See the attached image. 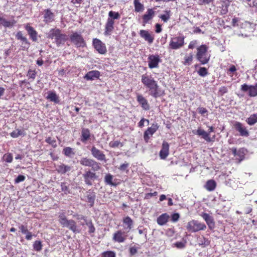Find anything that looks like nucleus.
<instances>
[{"mask_svg":"<svg viewBox=\"0 0 257 257\" xmlns=\"http://www.w3.org/2000/svg\"><path fill=\"white\" fill-rule=\"evenodd\" d=\"M141 81L142 83L148 88L151 92V95L155 98L158 97V85L156 81L151 75H148L146 74H143L141 76Z\"/></svg>","mask_w":257,"mask_h":257,"instance_id":"1","label":"nucleus"},{"mask_svg":"<svg viewBox=\"0 0 257 257\" xmlns=\"http://www.w3.org/2000/svg\"><path fill=\"white\" fill-rule=\"evenodd\" d=\"M47 38L55 39V43L58 47L64 44L68 39L67 36L61 33V30L58 28L51 29L48 34Z\"/></svg>","mask_w":257,"mask_h":257,"instance_id":"2","label":"nucleus"},{"mask_svg":"<svg viewBox=\"0 0 257 257\" xmlns=\"http://www.w3.org/2000/svg\"><path fill=\"white\" fill-rule=\"evenodd\" d=\"M208 47L206 45H201L197 48L196 58L202 65L208 63L210 55L207 53Z\"/></svg>","mask_w":257,"mask_h":257,"instance_id":"3","label":"nucleus"},{"mask_svg":"<svg viewBox=\"0 0 257 257\" xmlns=\"http://www.w3.org/2000/svg\"><path fill=\"white\" fill-rule=\"evenodd\" d=\"M186 228L189 232H196L205 230L206 228V226L204 223L193 219L188 222Z\"/></svg>","mask_w":257,"mask_h":257,"instance_id":"4","label":"nucleus"},{"mask_svg":"<svg viewBox=\"0 0 257 257\" xmlns=\"http://www.w3.org/2000/svg\"><path fill=\"white\" fill-rule=\"evenodd\" d=\"M208 132H205L204 130L201 128V127H199L196 131H193L192 132L194 134L197 135L204 139L207 142H211L213 141V139L215 138V136L212 138L209 137V134L211 132L214 131V127L212 126H209Z\"/></svg>","mask_w":257,"mask_h":257,"instance_id":"5","label":"nucleus"},{"mask_svg":"<svg viewBox=\"0 0 257 257\" xmlns=\"http://www.w3.org/2000/svg\"><path fill=\"white\" fill-rule=\"evenodd\" d=\"M184 36H180L171 38L169 43L170 48L173 50L181 48L184 45Z\"/></svg>","mask_w":257,"mask_h":257,"instance_id":"6","label":"nucleus"},{"mask_svg":"<svg viewBox=\"0 0 257 257\" xmlns=\"http://www.w3.org/2000/svg\"><path fill=\"white\" fill-rule=\"evenodd\" d=\"M217 13L220 16L226 15L228 12L230 2L228 1H220L217 2Z\"/></svg>","mask_w":257,"mask_h":257,"instance_id":"7","label":"nucleus"},{"mask_svg":"<svg viewBox=\"0 0 257 257\" xmlns=\"http://www.w3.org/2000/svg\"><path fill=\"white\" fill-rule=\"evenodd\" d=\"M71 41L75 44L77 47H83L85 43L82 36L77 32L73 33L70 36Z\"/></svg>","mask_w":257,"mask_h":257,"instance_id":"8","label":"nucleus"},{"mask_svg":"<svg viewBox=\"0 0 257 257\" xmlns=\"http://www.w3.org/2000/svg\"><path fill=\"white\" fill-rule=\"evenodd\" d=\"M240 90L243 92L248 91V95L250 97L257 96V83L254 85H248L244 83L241 85Z\"/></svg>","mask_w":257,"mask_h":257,"instance_id":"9","label":"nucleus"},{"mask_svg":"<svg viewBox=\"0 0 257 257\" xmlns=\"http://www.w3.org/2000/svg\"><path fill=\"white\" fill-rule=\"evenodd\" d=\"M159 125L157 123H153L151 126L148 127L144 133V139L146 143H148L150 137L152 136L158 130Z\"/></svg>","mask_w":257,"mask_h":257,"instance_id":"10","label":"nucleus"},{"mask_svg":"<svg viewBox=\"0 0 257 257\" xmlns=\"http://www.w3.org/2000/svg\"><path fill=\"white\" fill-rule=\"evenodd\" d=\"M127 231L125 232L121 230H118L113 233L112 240L115 242L122 243L125 241L127 237Z\"/></svg>","mask_w":257,"mask_h":257,"instance_id":"11","label":"nucleus"},{"mask_svg":"<svg viewBox=\"0 0 257 257\" xmlns=\"http://www.w3.org/2000/svg\"><path fill=\"white\" fill-rule=\"evenodd\" d=\"M148 66L151 69L157 68L161 62L160 57L158 55H151L148 57Z\"/></svg>","mask_w":257,"mask_h":257,"instance_id":"12","label":"nucleus"},{"mask_svg":"<svg viewBox=\"0 0 257 257\" xmlns=\"http://www.w3.org/2000/svg\"><path fill=\"white\" fill-rule=\"evenodd\" d=\"M24 28L27 31L30 38L33 42H36L38 40V33L36 30L32 27L29 23L24 25Z\"/></svg>","mask_w":257,"mask_h":257,"instance_id":"13","label":"nucleus"},{"mask_svg":"<svg viewBox=\"0 0 257 257\" xmlns=\"http://www.w3.org/2000/svg\"><path fill=\"white\" fill-rule=\"evenodd\" d=\"M235 130L239 133V135L242 137H248L249 132L246 128L240 122L236 121L233 124Z\"/></svg>","mask_w":257,"mask_h":257,"instance_id":"14","label":"nucleus"},{"mask_svg":"<svg viewBox=\"0 0 257 257\" xmlns=\"http://www.w3.org/2000/svg\"><path fill=\"white\" fill-rule=\"evenodd\" d=\"M16 38L18 40L21 41L22 42V47L23 50L28 48L30 45V43L29 42L28 39L23 35L22 31H19L16 34Z\"/></svg>","mask_w":257,"mask_h":257,"instance_id":"15","label":"nucleus"},{"mask_svg":"<svg viewBox=\"0 0 257 257\" xmlns=\"http://www.w3.org/2000/svg\"><path fill=\"white\" fill-rule=\"evenodd\" d=\"M155 15V12L153 9H147L146 13L142 16L143 23L144 26L151 21Z\"/></svg>","mask_w":257,"mask_h":257,"instance_id":"16","label":"nucleus"},{"mask_svg":"<svg viewBox=\"0 0 257 257\" xmlns=\"http://www.w3.org/2000/svg\"><path fill=\"white\" fill-rule=\"evenodd\" d=\"M169 154V145L166 141H163L161 150L159 153V156L161 159L165 160Z\"/></svg>","mask_w":257,"mask_h":257,"instance_id":"17","label":"nucleus"},{"mask_svg":"<svg viewBox=\"0 0 257 257\" xmlns=\"http://www.w3.org/2000/svg\"><path fill=\"white\" fill-rule=\"evenodd\" d=\"M201 216L205 221V222H206L208 226V227L210 229H212L214 227L215 222L212 216L210 215L209 214L205 212H202L201 214Z\"/></svg>","mask_w":257,"mask_h":257,"instance_id":"18","label":"nucleus"},{"mask_svg":"<svg viewBox=\"0 0 257 257\" xmlns=\"http://www.w3.org/2000/svg\"><path fill=\"white\" fill-rule=\"evenodd\" d=\"M140 35L150 44H152L154 40V36L151 35L147 30H140Z\"/></svg>","mask_w":257,"mask_h":257,"instance_id":"19","label":"nucleus"},{"mask_svg":"<svg viewBox=\"0 0 257 257\" xmlns=\"http://www.w3.org/2000/svg\"><path fill=\"white\" fill-rule=\"evenodd\" d=\"M44 12V21L45 23L48 24L54 21L55 15L50 9H46Z\"/></svg>","mask_w":257,"mask_h":257,"instance_id":"20","label":"nucleus"},{"mask_svg":"<svg viewBox=\"0 0 257 257\" xmlns=\"http://www.w3.org/2000/svg\"><path fill=\"white\" fill-rule=\"evenodd\" d=\"M114 21L111 19H107L105 25L104 34L105 36L110 35L114 30Z\"/></svg>","mask_w":257,"mask_h":257,"instance_id":"21","label":"nucleus"},{"mask_svg":"<svg viewBox=\"0 0 257 257\" xmlns=\"http://www.w3.org/2000/svg\"><path fill=\"white\" fill-rule=\"evenodd\" d=\"M137 101L141 105L143 109L148 110L150 109V105L148 100L142 95L138 94L137 97Z\"/></svg>","mask_w":257,"mask_h":257,"instance_id":"22","label":"nucleus"},{"mask_svg":"<svg viewBox=\"0 0 257 257\" xmlns=\"http://www.w3.org/2000/svg\"><path fill=\"white\" fill-rule=\"evenodd\" d=\"M63 227H66L71 230L73 233H79V230L77 228L76 222L73 219H69Z\"/></svg>","mask_w":257,"mask_h":257,"instance_id":"23","label":"nucleus"},{"mask_svg":"<svg viewBox=\"0 0 257 257\" xmlns=\"http://www.w3.org/2000/svg\"><path fill=\"white\" fill-rule=\"evenodd\" d=\"M19 228L23 234H26L25 238L27 240H30L32 239L33 235L31 232L28 230L27 226L22 224L19 226Z\"/></svg>","mask_w":257,"mask_h":257,"instance_id":"24","label":"nucleus"},{"mask_svg":"<svg viewBox=\"0 0 257 257\" xmlns=\"http://www.w3.org/2000/svg\"><path fill=\"white\" fill-rule=\"evenodd\" d=\"M16 23V21L14 20L8 21L3 17H0V25H2L5 28L12 27Z\"/></svg>","mask_w":257,"mask_h":257,"instance_id":"25","label":"nucleus"},{"mask_svg":"<svg viewBox=\"0 0 257 257\" xmlns=\"http://www.w3.org/2000/svg\"><path fill=\"white\" fill-rule=\"evenodd\" d=\"M122 222L126 226L125 229L127 232H128L133 228L134 222L132 218L129 216L124 217L123 218Z\"/></svg>","mask_w":257,"mask_h":257,"instance_id":"26","label":"nucleus"},{"mask_svg":"<svg viewBox=\"0 0 257 257\" xmlns=\"http://www.w3.org/2000/svg\"><path fill=\"white\" fill-rule=\"evenodd\" d=\"M46 99L56 103H58L60 101L59 96L55 91H49L48 92V95L46 96Z\"/></svg>","mask_w":257,"mask_h":257,"instance_id":"27","label":"nucleus"},{"mask_svg":"<svg viewBox=\"0 0 257 257\" xmlns=\"http://www.w3.org/2000/svg\"><path fill=\"white\" fill-rule=\"evenodd\" d=\"M169 218V215L167 213H163L157 218V223L160 225H164L168 221Z\"/></svg>","mask_w":257,"mask_h":257,"instance_id":"28","label":"nucleus"},{"mask_svg":"<svg viewBox=\"0 0 257 257\" xmlns=\"http://www.w3.org/2000/svg\"><path fill=\"white\" fill-rule=\"evenodd\" d=\"M217 186L216 182L213 180L210 179L206 182L204 185V188L208 191H212L215 190Z\"/></svg>","mask_w":257,"mask_h":257,"instance_id":"29","label":"nucleus"},{"mask_svg":"<svg viewBox=\"0 0 257 257\" xmlns=\"http://www.w3.org/2000/svg\"><path fill=\"white\" fill-rule=\"evenodd\" d=\"M83 176L86 183L89 185H91L92 181H94L95 178V173L88 171Z\"/></svg>","mask_w":257,"mask_h":257,"instance_id":"30","label":"nucleus"},{"mask_svg":"<svg viewBox=\"0 0 257 257\" xmlns=\"http://www.w3.org/2000/svg\"><path fill=\"white\" fill-rule=\"evenodd\" d=\"M71 169V167L66 165L64 164H62L57 166L56 168L57 172L61 174H64L70 171Z\"/></svg>","mask_w":257,"mask_h":257,"instance_id":"31","label":"nucleus"},{"mask_svg":"<svg viewBox=\"0 0 257 257\" xmlns=\"http://www.w3.org/2000/svg\"><path fill=\"white\" fill-rule=\"evenodd\" d=\"M78 219L84 220V222L82 223V225L85 224L88 226L89 227V232L92 233L95 231V227L93 225L92 222L88 221L85 217L81 216L80 217L78 218Z\"/></svg>","mask_w":257,"mask_h":257,"instance_id":"32","label":"nucleus"},{"mask_svg":"<svg viewBox=\"0 0 257 257\" xmlns=\"http://www.w3.org/2000/svg\"><path fill=\"white\" fill-rule=\"evenodd\" d=\"M80 163L83 166L92 167L95 165V162L94 160L87 158H82L80 161Z\"/></svg>","mask_w":257,"mask_h":257,"instance_id":"33","label":"nucleus"},{"mask_svg":"<svg viewBox=\"0 0 257 257\" xmlns=\"http://www.w3.org/2000/svg\"><path fill=\"white\" fill-rule=\"evenodd\" d=\"M134 5L135 12L136 13H142L145 10L144 5L140 2V0H134Z\"/></svg>","mask_w":257,"mask_h":257,"instance_id":"34","label":"nucleus"},{"mask_svg":"<svg viewBox=\"0 0 257 257\" xmlns=\"http://www.w3.org/2000/svg\"><path fill=\"white\" fill-rule=\"evenodd\" d=\"M104 181L106 184L111 185V186H116L118 185V183H116L115 182L116 179L113 181V176L112 175L110 174H106L104 178Z\"/></svg>","mask_w":257,"mask_h":257,"instance_id":"35","label":"nucleus"},{"mask_svg":"<svg viewBox=\"0 0 257 257\" xmlns=\"http://www.w3.org/2000/svg\"><path fill=\"white\" fill-rule=\"evenodd\" d=\"M97 52L101 54H105L107 52L105 44L99 39H97Z\"/></svg>","mask_w":257,"mask_h":257,"instance_id":"36","label":"nucleus"},{"mask_svg":"<svg viewBox=\"0 0 257 257\" xmlns=\"http://www.w3.org/2000/svg\"><path fill=\"white\" fill-rule=\"evenodd\" d=\"M69 219L67 218L65 212L59 213L58 221L61 225L63 227Z\"/></svg>","mask_w":257,"mask_h":257,"instance_id":"37","label":"nucleus"},{"mask_svg":"<svg viewBox=\"0 0 257 257\" xmlns=\"http://www.w3.org/2000/svg\"><path fill=\"white\" fill-rule=\"evenodd\" d=\"M90 135L88 129L83 128L81 131V141L84 142L88 140L89 139Z\"/></svg>","mask_w":257,"mask_h":257,"instance_id":"38","label":"nucleus"},{"mask_svg":"<svg viewBox=\"0 0 257 257\" xmlns=\"http://www.w3.org/2000/svg\"><path fill=\"white\" fill-rule=\"evenodd\" d=\"M245 153L244 150L243 148H240L238 150V152L235 157L236 160H237L238 162H240L244 159Z\"/></svg>","mask_w":257,"mask_h":257,"instance_id":"39","label":"nucleus"},{"mask_svg":"<svg viewBox=\"0 0 257 257\" xmlns=\"http://www.w3.org/2000/svg\"><path fill=\"white\" fill-rule=\"evenodd\" d=\"M120 18V15L118 12L110 11L108 13V18L107 19H111L112 21L114 20H118Z\"/></svg>","mask_w":257,"mask_h":257,"instance_id":"40","label":"nucleus"},{"mask_svg":"<svg viewBox=\"0 0 257 257\" xmlns=\"http://www.w3.org/2000/svg\"><path fill=\"white\" fill-rule=\"evenodd\" d=\"M246 122L248 124L252 125L257 122V113L251 114L248 118L246 120Z\"/></svg>","mask_w":257,"mask_h":257,"instance_id":"41","label":"nucleus"},{"mask_svg":"<svg viewBox=\"0 0 257 257\" xmlns=\"http://www.w3.org/2000/svg\"><path fill=\"white\" fill-rule=\"evenodd\" d=\"M63 154L66 157H71L75 154L72 148L70 147H65L63 150Z\"/></svg>","mask_w":257,"mask_h":257,"instance_id":"42","label":"nucleus"},{"mask_svg":"<svg viewBox=\"0 0 257 257\" xmlns=\"http://www.w3.org/2000/svg\"><path fill=\"white\" fill-rule=\"evenodd\" d=\"M45 142L54 148H55L57 146L56 140L54 138H52L51 137H47L45 139Z\"/></svg>","mask_w":257,"mask_h":257,"instance_id":"43","label":"nucleus"},{"mask_svg":"<svg viewBox=\"0 0 257 257\" xmlns=\"http://www.w3.org/2000/svg\"><path fill=\"white\" fill-rule=\"evenodd\" d=\"M84 78L87 80H94L96 78V71H89L85 75Z\"/></svg>","mask_w":257,"mask_h":257,"instance_id":"44","label":"nucleus"},{"mask_svg":"<svg viewBox=\"0 0 257 257\" xmlns=\"http://www.w3.org/2000/svg\"><path fill=\"white\" fill-rule=\"evenodd\" d=\"M24 134V131L16 129L10 133V136L13 138H16Z\"/></svg>","mask_w":257,"mask_h":257,"instance_id":"45","label":"nucleus"},{"mask_svg":"<svg viewBox=\"0 0 257 257\" xmlns=\"http://www.w3.org/2000/svg\"><path fill=\"white\" fill-rule=\"evenodd\" d=\"M37 75V72L35 69L32 70L30 69L27 73V76L29 79H32L33 81L35 79Z\"/></svg>","mask_w":257,"mask_h":257,"instance_id":"46","label":"nucleus"},{"mask_svg":"<svg viewBox=\"0 0 257 257\" xmlns=\"http://www.w3.org/2000/svg\"><path fill=\"white\" fill-rule=\"evenodd\" d=\"M42 242L40 240H36L33 243V248L37 251H40L42 249Z\"/></svg>","mask_w":257,"mask_h":257,"instance_id":"47","label":"nucleus"},{"mask_svg":"<svg viewBox=\"0 0 257 257\" xmlns=\"http://www.w3.org/2000/svg\"><path fill=\"white\" fill-rule=\"evenodd\" d=\"M165 14L161 15L159 18L164 22H167L170 18V11H165Z\"/></svg>","mask_w":257,"mask_h":257,"instance_id":"48","label":"nucleus"},{"mask_svg":"<svg viewBox=\"0 0 257 257\" xmlns=\"http://www.w3.org/2000/svg\"><path fill=\"white\" fill-rule=\"evenodd\" d=\"M3 160L7 163H12L13 160V157L11 153H6L3 157Z\"/></svg>","mask_w":257,"mask_h":257,"instance_id":"49","label":"nucleus"},{"mask_svg":"<svg viewBox=\"0 0 257 257\" xmlns=\"http://www.w3.org/2000/svg\"><path fill=\"white\" fill-rule=\"evenodd\" d=\"M109 146L111 148H115L119 147H122L123 146V143L118 141H112L109 143Z\"/></svg>","mask_w":257,"mask_h":257,"instance_id":"50","label":"nucleus"},{"mask_svg":"<svg viewBox=\"0 0 257 257\" xmlns=\"http://www.w3.org/2000/svg\"><path fill=\"white\" fill-rule=\"evenodd\" d=\"M192 60L193 55L191 53L188 56H186L184 57L183 64L185 65H189L191 64Z\"/></svg>","mask_w":257,"mask_h":257,"instance_id":"51","label":"nucleus"},{"mask_svg":"<svg viewBox=\"0 0 257 257\" xmlns=\"http://www.w3.org/2000/svg\"><path fill=\"white\" fill-rule=\"evenodd\" d=\"M61 190L66 194L70 193L69 186L67 185L65 182H62L61 183Z\"/></svg>","mask_w":257,"mask_h":257,"instance_id":"52","label":"nucleus"},{"mask_svg":"<svg viewBox=\"0 0 257 257\" xmlns=\"http://www.w3.org/2000/svg\"><path fill=\"white\" fill-rule=\"evenodd\" d=\"M197 73L200 76L204 77L208 74V71L205 67H200Z\"/></svg>","mask_w":257,"mask_h":257,"instance_id":"53","label":"nucleus"},{"mask_svg":"<svg viewBox=\"0 0 257 257\" xmlns=\"http://www.w3.org/2000/svg\"><path fill=\"white\" fill-rule=\"evenodd\" d=\"M101 257H116L115 253L112 251H106L103 252L101 255Z\"/></svg>","mask_w":257,"mask_h":257,"instance_id":"54","label":"nucleus"},{"mask_svg":"<svg viewBox=\"0 0 257 257\" xmlns=\"http://www.w3.org/2000/svg\"><path fill=\"white\" fill-rule=\"evenodd\" d=\"M186 243V241L184 240V241H177L174 243V245L178 248H183L185 247Z\"/></svg>","mask_w":257,"mask_h":257,"instance_id":"55","label":"nucleus"},{"mask_svg":"<svg viewBox=\"0 0 257 257\" xmlns=\"http://www.w3.org/2000/svg\"><path fill=\"white\" fill-rule=\"evenodd\" d=\"M228 92V89L226 86H221L218 90V94L220 96L223 95Z\"/></svg>","mask_w":257,"mask_h":257,"instance_id":"56","label":"nucleus"},{"mask_svg":"<svg viewBox=\"0 0 257 257\" xmlns=\"http://www.w3.org/2000/svg\"><path fill=\"white\" fill-rule=\"evenodd\" d=\"M197 111L199 114L203 115H204L205 114H207V113H208L207 109L206 108L203 107H198Z\"/></svg>","mask_w":257,"mask_h":257,"instance_id":"57","label":"nucleus"},{"mask_svg":"<svg viewBox=\"0 0 257 257\" xmlns=\"http://www.w3.org/2000/svg\"><path fill=\"white\" fill-rule=\"evenodd\" d=\"M25 179L26 177L25 176L20 175L15 179V183L17 184L20 182H23Z\"/></svg>","mask_w":257,"mask_h":257,"instance_id":"58","label":"nucleus"},{"mask_svg":"<svg viewBox=\"0 0 257 257\" xmlns=\"http://www.w3.org/2000/svg\"><path fill=\"white\" fill-rule=\"evenodd\" d=\"M129 166V164L125 162L122 164H121L119 167L118 168V169L120 170V171H124L125 170H127V168Z\"/></svg>","mask_w":257,"mask_h":257,"instance_id":"59","label":"nucleus"},{"mask_svg":"<svg viewBox=\"0 0 257 257\" xmlns=\"http://www.w3.org/2000/svg\"><path fill=\"white\" fill-rule=\"evenodd\" d=\"M97 159L101 161H104L105 160V155L98 150H97Z\"/></svg>","mask_w":257,"mask_h":257,"instance_id":"60","label":"nucleus"},{"mask_svg":"<svg viewBox=\"0 0 257 257\" xmlns=\"http://www.w3.org/2000/svg\"><path fill=\"white\" fill-rule=\"evenodd\" d=\"M179 217L180 215L178 213H175L173 214L171 216V219L173 222H176L177 221H178V219H179Z\"/></svg>","mask_w":257,"mask_h":257,"instance_id":"61","label":"nucleus"},{"mask_svg":"<svg viewBox=\"0 0 257 257\" xmlns=\"http://www.w3.org/2000/svg\"><path fill=\"white\" fill-rule=\"evenodd\" d=\"M130 253L131 255H134L138 252V248L136 246H132L130 248Z\"/></svg>","mask_w":257,"mask_h":257,"instance_id":"62","label":"nucleus"},{"mask_svg":"<svg viewBox=\"0 0 257 257\" xmlns=\"http://www.w3.org/2000/svg\"><path fill=\"white\" fill-rule=\"evenodd\" d=\"M213 0H198V4L199 5H203L209 4L212 2Z\"/></svg>","mask_w":257,"mask_h":257,"instance_id":"63","label":"nucleus"},{"mask_svg":"<svg viewBox=\"0 0 257 257\" xmlns=\"http://www.w3.org/2000/svg\"><path fill=\"white\" fill-rule=\"evenodd\" d=\"M158 195V192L157 191H155L153 193H149L146 194L145 198L146 199H149L150 197H152L153 196H156Z\"/></svg>","mask_w":257,"mask_h":257,"instance_id":"64","label":"nucleus"}]
</instances>
